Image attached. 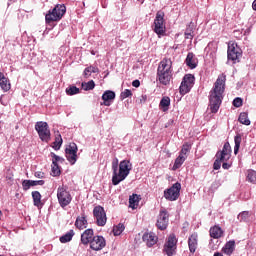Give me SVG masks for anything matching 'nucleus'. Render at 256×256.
<instances>
[{"instance_id": "45", "label": "nucleus", "mask_w": 256, "mask_h": 256, "mask_svg": "<svg viewBox=\"0 0 256 256\" xmlns=\"http://www.w3.org/2000/svg\"><path fill=\"white\" fill-rule=\"evenodd\" d=\"M22 187L24 191H29V189H31V187H33V184L31 182V180H24L22 182Z\"/></svg>"}, {"instance_id": "11", "label": "nucleus", "mask_w": 256, "mask_h": 256, "mask_svg": "<svg viewBox=\"0 0 256 256\" xmlns=\"http://www.w3.org/2000/svg\"><path fill=\"white\" fill-rule=\"evenodd\" d=\"M93 215L98 227H105L107 224V213H105V208L102 206H95L93 209Z\"/></svg>"}, {"instance_id": "49", "label": "nucleus", "mask_w": 256, "mask_h": 256, "mask_svg": "<svg viewBox=\"0 0 256 256\" xmlns=\"http://www.w3.org/2000/svg\"><path fill=\"white\" fill-rule=\"evenodd\" d=\"M34 176L37 177V179H44L45 178V173L41 172V171H38V172H35Z\"/></svg>"}, {"instance_id": "21", "label": "nucleus", "mask_w": 256, "mask_h": 256, "mask_svg": "<svg viewBox=\"0 0 256 256\" xmlns=\"http://www.w3.org/2000/svg\"><path fill=\"white\" fill-rule=\"evenodd\" d=\"M198 239L199 236L197 235V233H193L188 238V246L190 253H195L197 251Z\"/></svg>"}, {"instance_id": "1", "label": "nucleus", "mask_w": 256, "mask_h": 256, "mask_svg": "<svg viewBox=\"0 0 256 256\" xmlns=\"http://www.w3.org/2000/svg\"><path fill=\"white\" fill-rule=\"evenodd\" d=\"M226 81L227 76L225 74L219 75L209 93V107L211 113H217L219 111V107H221V104L223 103Z\"/></svg>"}, {"instance_id": "10", "label": "nucleus", "mask_w": 256, "mask_h": 256, "mask_svg": "<svg viewBox=\"0 0 256 256\" xmlns=\"http://www.w3.org/2000/svg\"><path fill=\"white\" fill-rule=\"evenodd\" d=\"M195 83V76L193 74H186L183 77V80L180 85V94L181 95H187L189 91L193 88V85Z\"/></svg>"}, {"instance_id": "29", "label": "nucleus", "mask_w": 256, "mask_h": 256, "mask_svg": "<svg viewBox=\"0 0 256 256\" xmlns=\"http://www.w3.org/2000/svg\"><path fill=\"white\" fill-rule=\"evenodd\" d=\"M169 105H171V98H169V96H164L160 101V109L165 113L166 111H169Z\"/></svg>"}, {"instance_id": "53", "label": "nucleus", "mask_w": 256, "mask_h": 256, "mask_svg": "<svg viewBox=\"0 0 256 256\" xmlns=\"http://www.w3.org/2000/svg\"><path fill=\"white\" fill-rule=\"evenodd\" d=\"M214 256H223V254L216 252V253H214Z\"/></svg>"}, {"instance_id": "5", "label": "nucleus", "mask_w": 256, "mask_h": 256, "mask_svg": "<svg viewBox=\"0 0 256 256\" xmlns=\"http://www.w3.org/2000/svg\"><path fill=\"white\" fill-rule=\"evenodd\" d=\"M153 31L158 37H165L167 28L165 26V12L158 11L154 19Z\"/></svg>"}, {"instance_id": "44", "label": "nucleus", "mask_w": 256, "mask_h": 256, "mask_svg": "<svg viewBox=\"0 0 256 256\" xmlns=\"http://www.w3.org/2000/svg\"><path fill=\"white\" fill-rule=\"evenodd\" d=\"M127 97H133V92H131V90L129 89H125L123 92H121L120 94V98L123 99H127Z\"/></svg>"}, {"instance_id": "4", "label": "nucleus", "mask_w": 256, "mask_h": 256, "mask_svg": "<svg viewBox=\"0 0 256 256\" xmlns=\"http://www.w3.org/2000/svg\"><path fill=\"white\" fill-rule=\"evenodd\" d=\"M229 159H231V145L229 142H226L222 150L216 153V160L214 161L213 169L215 171H219V169H221V164Z\"/></svg>"}, {"instance_id": "47", "label": "nucleus", "mask_w": 256, "mask_h": 256, "mask_svg": "<svg viewBox=\"0 0 256 256\" xmlns=\"http://www.w3.org/2000/svg\"><path fill=\"white\" fill-rule=\"evenodd\" d=\"M233 106L234 107H242L243 106V99H241L240 97H237L233 100Z\"/></svg>"}, {"instance_id": "15", "label": "nucleus", "mask_w": 256, "mask_h": 256, "mask_svg": "<svg viewBox=\"0 0 256 256\" xmlns=\"http://www.w3.org/2000/svg\"><path fill=\"white\" fill-rule=\"evenodd\" d=\"M157 73H173V61L164 58L158 65Z\"/></svg>"}, {"instance_id": "46", "label": "nucleus", "mask_w": 256, "mask_h": 256, "mask_svg": "<svg viewBox=\"0 0 256 256\" xmlns=\"http://www.w3.org/2000/svg\"><path fill=\"white\" fill-rule=\"evenodd\" d=\"M240 221H247L249 219V211H244L238 215Z\"/></svg>"}, {"instance_id": "12", "label": "nucleus", "mask_w": 256, "mask_h": 256, "mask_svg": "<svg viewBox=\"0 0 256 256\" xmlns=\"http://www.w3.org/2000/svg\"><path fill=\"white\" fill-rule=\"evenodd\" d=\"M164 253L168 256H173L177 253V237L175 234H170L165 245H164Z\"/></svg>"}, {"instance_id": "28", "label": "nucleus", "mask_w": 256, "mask_h": 256, "mask_svg": "<svg viewBox=\"0 0 256 256\" xmlns=\"http://www.w3.org/2000/svg\"><path fill=\"white\" fill-rule=\"evenodd\" d=\"M33 203L35 207L41 209L43 207V202H41V193L39 191L32 192Z\"/></svg>"}, {"instance_id": "27", "label": "nucleus", "mask_w": 256, "mask_h": 256, "mask_svg": "<svg viewBox=\"0 0 256 256\" xmlns=\"http://www.w3.org/2000/svg\"><path fill=\"white\" fill-rule=\"evenodd\" d=\"M139 201H141V195L132 194L129 197V207H131V209H137V207H139Z\"/></svg>"}, {"instance_id": "18", "label": "nucleus", "mask_w": 256, "mask_h": 256, "mask_svg": "<svg viewBox=\"0 0 256 256\" xmlns=\"http://www.w3.org/2000/svg\"><path fill=\"white\" fill-rule=\"evenodd\" d=\"M95 237V232L93 229L89 228L86 229L82 234H81V244L82 245H90V243L93 241Z\"/></svg>"}, {"instance_id": "8", "label": "nucleus", "mask_w": 256, "mask_h": 256, "mask_svg": "<svg viewBox=\"0 0 256 256\" xmlns=\"http://www.w3.org/2000/svg\"><path fill=\"white\" fill-rule=\"evenodd\" d=\"M35 130L37 131L41 141H44L45 143H49V141H51V130H49V124H47V122H36Z\"/></svg>"}, {"instance_id": "16", "label": "nucleus", "mask_w": 256, "mask_h": 256, "mask_svg": "<svg viewBox=\"0 0 256 256\" xmlns=\"http://www.w3.org/2000/svg\"><path fill=\"white\" fill-rule=\"evenodd\" d=\"M105 245H107V242L103 236H94L90 242V249L93 251H101V249H104Z\"/></svg>"}, {"instance_id": "35", "label": "nucleus", "mask_w": 256, "mask_h": 256, "mask_svg": "<svg viewBox=\"0 0 256 256\" xmlns=\"http://www.w3.org/2000/svg\"><path fill=\"white\" fill-rule=\"evenodd\" d=\"M97 71H99V68H97L95 66H89V67L85 68L83 75H84L85 79H89V76L92 73H97Z\"/></svg>"}, {"instance_id": "22", "label": "nucleus", "mask_w": 256, "mask_h": 256, "mask_svg": "<svg viewBox=\"0 0 256 256\" xmlns=\"http://www.w3.org/2000/svg\"><path fill=\"white\" fill-rule=\"evenodd\" d=\"M0 87L4 92H7L11 89V83L9 82V79L5 77L3 72H0Z\"/></svg>"}, {"instance_id": "2", "label": "nucleus", "mask_w": 256, "mask_h": 256, "mask_svg": "<svg viewBox=\"0 0 256 256\" xmlns=\"http://www.w3.org/2000/svg\"><path fill=\"white\" fill-rule=\"evenodd\" d=\"M131 169H133V164L129 160H122L119 164V159L115 158L112 161V185H119L121 181H125Z\"/></svg>"}, {"instance_id": "30", "label": "nucleus", "mask_w": 256, "mask_h": 256, "mask_svg": "<svg viewBox=\"0 0 256 256\" xmlns=\"http://www.w3.org/2000/svg\"><path fill=\"white\" fill-rule=\"evenodd\" d=\"M195 28L193 27V23H190L187 28L186 31L184 33L185 35V39H193V37H195Z\"/></svg>"}, {"instance_id": "38", "label": "nucleus", "mask_w": 256, "mask_h": 256, "mask_svg": "<svg viewBox=\"0 0 256 256\" xmlns=\"http://www.w3.org/2000/svg\"><path fill=\"white\" fill-rule=\"evenodd\" d=\"M123 231H125V225L119 223L118 225L113 227V233L115 235V237L121 235L123 233Z\"/></svg>"}, {"instance_id": "13", "label": "nucleus", "mask_w": 256, "mask_h": 256, "mask_svg": "<svg viewBox=\"0 0 256 256\" xmlns=\"http://www.w3.org/2000/svg\"><path fill=\"white\" fill-rule=\"evenodd\" d=\"M156 227L160 231H165L169 227V212L166 209H161L157 217Z\"/></svg>"}, {"instance_id": "19", "label": "nucleus", "mask_w": 256, "mask_h": 256, "mask_svg": "<svg viewBox=\"0 0 256 256\" xmlns=\"http://www.w3.org/2000/svg\"><path fill=\"white\" fill-rule=\"evenodd\" d=\"M171 79H173V73L157 72V81H159L160 85H169Z\"/></svg>"}, {"instance_id": "39", "label": "nucleus", "mask_w": 256, "mask_h": 256, "mask_svg": "<svg viewBox=\"0 0 256 256\" xmlns=\"http://www.w3.org/2000/svg\"><path fill=\"white\" fill-rule=\"evenodd\" d=\"M82 88L84 91H93L95 89V81L90 80L87 83H82Z\"/></svg>"}, {"instance_id": "34", "label": "nucleus", "mask_w": 256, "mask_h": 256, "mask_svg": "<svg viewBox=\"0 0 256 256\" xmlns=\"http://www.w3.org/2000/svg\"><path fill=\"white\" fill-rule=\"evenodd\" d=\"M241 141H242L241 134H237L234 137V143H235L234 155H237V153H239V148L241 147Z\"/></svg>"}, {"instance_id": "9", "label": "nucleus", "mask_w": 256, "mask_h": 256, "mask_svg": "<svg viewBox=\"0 0 256 256\" xmlns=\"http://www.w3.org/2000/svg\"><path fill=\"white\" fill-rule=\"evenodd\" d=\"M181 193V183L176 182L170 188L164 190V197L167 201H177Z\"/></svg>"}, {"instance_id": "14", "label": "nucleus", "mask_w": 256, "mask_h": 256, "mask_svg": "<svg viewBox=\"0 0 256 256\" xmlns=\"http://www.w3.org/2000/svg\"><path fill=\"white\" fill-rule=\"evenodd\" d=\"M227 53L229 61H237V59L241 57V48H239V46H237L235 43L228 44Z\"/></svg>"}, {"instance_id": "32", "label": "nucleus", "mask_w": 256, "mask_h": 256, "mask_svg": "<svg viewBox=\"0 0 256 256\" xmlns=\"http://www.w3.org/2000/svg\"><path fill=\"white\" fill-rule=\"evenodd\" d=\"M238 121L242 123V125H251V120H249L246 112L240 113Z\"/></svg>"}, {"instance_id": "7", "label": "nucleus", "mask_w": 256, "mask_h": 256, "mask_svg": "<svg viewBox=\"0 0 256 256\" xmlns=\"http://www.w3.org/2000/svg\"><path fill=\"white\" fill-rule=\"evenodd\" d=\"M191 151V144L189 142H186L182 145L181 151L178 155V157L175 159L174 165L172 167V171H177V169H180L181 165L187 161V157Z\"/></svg>"}, {"instance_id": "23", "label": "nucleus", "mask_w": 256, "mask_h": 256, "mask_svg": "<svg viewBox=\"0 0 256 256\" xmlns=\"http://www.w3.org/2000/svg\"><path fill=\"white\" fill-rule=\"evenodd\" d=\"M185 63L190 69H195L197 67V58H195V54H193V52H189L187 54Z\"/></svg>"}, {"instance_id": "24", "label": "nucleus", "mask_w": 256, "mask_h": 256, "mask_svg": "<svg viewBox=\"0 0 256 256\" xmlns=\"http://www.w3.org/2000/svg\"><path fill=\"white\" fill-rule=\"evenodd\" d=\"M233 251H235V240H230L225 244V246L222 248V252L225 255L231 256L233 255Z\"/></svg>"}, {"instance_id": "25", "label": "nucleus", "mask_w": 256, "mask_h": 256, "mask_svg": "<svg viewBox=\"0 0 256 256\" xmlns=\"http://www.w3.org/2000/svg\"><path fill=\"white\" fill-rule=\"evenodd\" d=\"M209 233L212 239H221L223 237V229L219 226L211 227Z\"/></svg>"}, {"instance_id": "33", "label": "nucleus", "mask_w": 256, "mask_h": 256, "mask_svg": "<svg viewBox=\"0 0 256 256\" xmlns=\"http://www.w3.org/2000/svg\"><path fill=\"white\" fill-rule=\"evenodd\" d=\"M61 145H63V138H61V134H58L55 137V141L52 147L55 149V151H59L61 149Z\"/></svg>"}, {"instance_id": "26", "label": "nucleus", "mask_w": 256, "mask_h": 256, "mask_svg": "<svg viewBox=\"0 0 256 256\" xmlns=\"http://www.w3.org/2000/svg\"><path fill=\"white\" fill-rule=\"evenodd\" d=\"M87 218H85V215L83 216H78L76 221H75V227L79 229L80 231L83 229H87Z\"/></svg>"}, {"instance_id": "54", "label": "nucleus", "mask_w": 256, "mask_h": 256, "mask_svg": "<svg viewBox=\"0 0 256 256\" xmlns=\"http://www.w3.org/2000/svg\"><path fill=\"white\" fill-rule=\"evenodd\" d=\"M142 99H144V101H146V99H147V96H142Z\"/></svg>"}, {"instance_id": "3", "label": "nucleus", "mask_w": 256, "mask_h": 256, "mask_svg": "<svg viewBox=\"0 0 256 256\" xmlns=\"http://www.w3.org/2000/svg\"><path fill=\"white\" fill-rule=\"evenodd\" d=\"M67 13V7L64 4L56 5L52 10H49L45 15V23L46 25H51V23H55L63 19V16Z\"/></svg>"}, {"instance_id": "41", "label": "nucleus", "mask_w": 256, "mask_h": 256, "mask_svg": "<svg viewBox=\"0 0 256 256\" xmlns=\"http://www.w3.org/2000/svg\"><path fill=\"white\" fill-rule=\"evenodd\" d=\"M61 175V168H59V164H52V177H59Z\"/></svg>"}, {"instance_id": "40", "label": "nucleus", "mask_w": 256, "mask_h": 256, "mask_svg": "<svg viewBox=\"0 0 256 256\" xmlns=\"http://www.w3.org/2000/svg\"><path fill=\"white\" fill-rule=\"evenodd\" d=\"M80 93L79 88H77V86H69L68 88H66V94L67 95H77Z\"/></svg>"}, {"instance_id": "42", "label": "nucleus", "mask_w": 256, "mask_h": 256, "mask_svg": "<svg viewBox=\"0 0 256 256\" xmlns=\"http://www.w3.org/2000/svg\"><path fill=\"white\" fill-rule=\"evenodd\" d=\"M50 156L52 157V165H57V163H59V162L62 163V161H65V159L61 158L60 156H58L54 152H51Z\"/></svg>"}, {"instance_id": "37", "label": "nucleus", "mask_w": 256, "mask_h": 256, "mask_svg": "<svg viewBox=\"0 0 256 256\" xmlns=\"http://www.w3.org/2000/svg\"><path fill=\"white\" fill-rule=\"evenodd\" d=\"M246 179L249 183H256V171L255 170H247Z\"/></svg>"}, {"instance_id": "51", "label": "nucleus", "mask_w": 256, "mask_h": 256, "mask_svg": "<svg viewBox=\"0 0 256 256\" xmlns=\"http://www.w3.org/2000/svg\"><path fill=\"white\" fill-rule=\"evenodd\" d=\"M140 85H141V82L139 80H134L132 82V87H140Z\"/></svg>"}, {"instance_id": "20", "label": "nucleus", "mask_w": 256, "mask_h": 256, "mask_svg": "<svg viewBox=\"0 0 256 256\" xmlns=\"http://www.w3.org/2000/svg\"><path fill=\"white\" fill-rule=\"evenodd\" d=\"M102 100L103 102L101 103V105H105V107H110L111 102L115 100V92L111 90L105 91L102 95Z\"/></svg>"}, {"instance_id": "6", "label": "nucleus", "mask_w": 256, "mask_h": 256, "mask_svg": "<svg viewBox=\"0 0 256 256\" xmlns=\"http://www.w3.org/2000/svg\"><path fill=\"white\" fill-rule=\"evenodd\" d=\"M57 199L60 207L65 209L68 205H71V201H73V197L71 196V192L67 191V187L59 186L57 189Z\"/></svg>"}, {"instance_id": "31", "label": "nucleus", "mask_w": 256, "mask_h": 256, "mask_svg": "<svg viewBox=\"0 0 256 256\" xmlns=\"http://www.w3.org/2000/svg\"><path fill=\"white\" fill-rule=\"evenodd\" d=\"M75 235V232L73 230H70L66 234L60 237L59 241L60 243H69L73 239V236Z\"/></svg>"}, {"instance_id": "52", "label": "nucleus", "mask_w": 256, "mask_h": 256, "mask_svg": "<svg viewBox=\"0 0 256 256\" xmlns=\"http://www.w3.org/2000/svg\"><path fill=\"white\" fill-rule=\"evenodd\" d=\"M252 9H254V11H256V0H254L252 3Z\"/></svg>"}, {"instance_id": "50", "label": "nucleus", "mask_w": 256, "mask_h": 256, "mask_svg": "<svg viewBox=\"0 0 256 256\" xmlns=\"http://www.w3.org/2000/svg\"><path fill=\"white\" fill-rule=\"evenodd\" d=\"M223 169H231V164L227 163V161H224L222 164Z\"/></svg>"}, {"instance_id": "48", "label": "nucleus", "mask_w": 256, "mask_h": 256, "mask_svg": "<svg viewBox=\"0 0 256 256\" xmlns=\"http://www.w3.org/2000/svg\"><path fill=\"white\" fill-rule=\"evenodd\" d=\"M32 187H35L37 185H45V180H31Z\"/></svg>"}, {"instance_id": "36", "label": "nucleus", "mask_w": 256, "mask_h": 256, "mask_svg": "<svg viewBox=\"0 0 256 256\" xmlns=\"http://www.w3.org/2000/svg\"><path fill=\"white\" fill-rule=\"evenodd\" d=\"M77 144L71 143L68 148L65 149L66 155H77Z\"/></svg>"}, {"instance_id": "17", "label": "nucleus", "mask_w": 256, "mask_h": 256, "mask_svg": "<svg viewBox=\"0 0 256 256\" xmlns=\"http://www.w3.org/2000/svg\"><path fill=\"white\" fill-rule=\"evenodd\" d=\"M158 240L159 238L153 232H145L142 236V241L146 243L147 247H153V245H156Z\"/></svg>"}, {"instance_id": "43", "label": "nucleus", "mask_w": 256, "mask_h": 256, "mask_svg": "<svg viewBox=\"0 0 256 256\" xmlns=\"http://www.w3.org/2000/svg\"><path fill=\"white\" fill-rule=\"evenodd\" d=\"M66 159L69 163L75 165V163H77V154H66Z\"/></svg>"}]
</instances>
